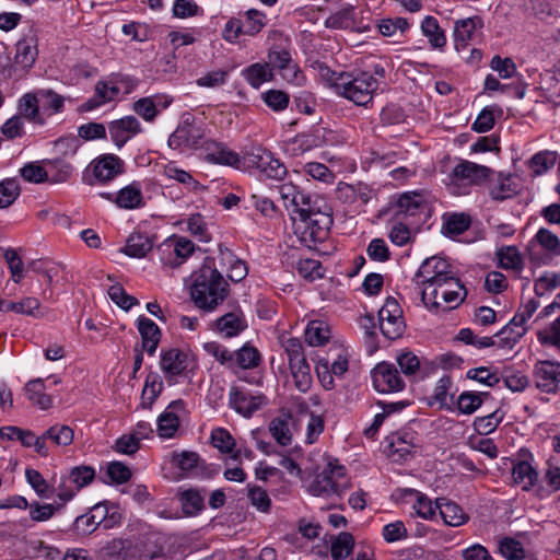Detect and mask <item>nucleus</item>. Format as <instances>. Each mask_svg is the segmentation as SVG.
<instances>
[{
	"mask_svg": "<svg viewBox=\"0 0 560 560\" xmlns=\"http://www.w3.org/2000/svg\"><path fill=\"white\" fill-rule=\"evenodd\" d=\"M421 30L433 48H442L446 44V37L439 22L433 16H425L421 23Z\"/></svg>",
	"mask_w": 560,
	"mask_h": 560,
	"instance_id": "f704fd0d",
	"label": "nucleus"
},
{
	"mask_svg": "<svg viewBox=\"0 0 560 560\" xmlns=\"http://www.w3.org/2000/svg\"><path fill=\"white\" fill-rule=\"evenodd\" d=\"M133 110L147 121H153L159 114L153 97H142L133 103Z\"/></svg>",
	"mask_w": 560,
	"mask_h": 560,
	"instance_id": "052dcab7",
	"label": "nucleus"
},
{
	"mask_svg": "<svg viewBox=\"0 0 560 560\" xmlns=\"http://www.w3.org/2000/svg\"><path fill=\"white\" fill-rule=\"evenodd\" d=\"M354 547V538L348 532L340 533L331 544L330 552L334 560H343Z\"/></svg>",
	"mask_w": 560,
	"mask_h": 560,
	"instance_id": "a19ab883",
	"label": "nucleus"
},
{
	"mask_svg": "<svg viewBox=\"0 0 560 560\" xmlns=\"http://www.w3.org/2000/svg\"><path fill=\"white\" fill-rule=\"evenodd\" d=\"M373 386L378 393L389 394L405 388V382L396 366L381 362L372 370Z\"/></svg>",
	"mask_w": 560,
	"mask_h": 560,
	"instance_id": "6e6552de",
	"label": "nucleus"
},
{
	"mask_svg": "<svg viewBox=\"0 0 560 560\" xmlns=\"http://www.w3.org/2000/svg\"><path fill=\"white\" fill-rule=\"evenodd\" d=\"M163 389V382L158 373L151 372L147 375L144 387L141 394V406L150 409Z\"/></svg>",
	"mask_w": 560,
	"mask_h": 560,
	"instance_id": "473e14b6",
	"label": "nucleus"
},
{
	"mask_svg": "<svg viewBox=\"0 0 560 560\" xmlns=\"http://www.w3.org/2000/svg\"><path fill=\"white\" fill-rule=\"evenodd\" d=\"M265 399L264 396H253L246 390L233 386L229 395V405L237 413L244 417H250L256 410H258Z\"/></svg>",
	"mask_w": 560,
	"mask_h": 560,
	"instance_id": "f3484780",
	"label": "nucleus"
},
{
	"mask_svg": "<svg viewBox=\"0 0 560 560\" xmlns=\"http://www.w3.org/2000/svg\"><path fill=\"white\" fill-rule=\"evenodd\" d=\"M95 476V471L93 468L88 466H81L73 468L67 480L62 481L58 488V498L63 502L71 500L74 495L73 490L67 489V481L75 485V490H80L81 488L89 485Z\"/></svg>",
	"mask_w": 560,
	"mask_h": 560,
	"instance_id": "6ab92c4d",
	"label": "nucleus"
},
{
	"mask_svg": "<svg viewBox=\"0 0 560 560\" xmlns=\"http://www.w3.org/2000/svg\"><path fill=\"white\" fill-rule=\"evenodd\" d=\"M463 560H493L489 550L481 544H472L460 551Z\"/></svg>",
	"mask_w": 560,
	"mask_h": 560,
	"instance_id": "774afa93",
	"label": "nucleus"
},
{
	"mask_svg": "<svg viewBox=\"0 0 560 560\" xmlns=\"http://www.w3.org/2000/svg\"><path fill=\"white\" fill-rule=\"evenodd\" d=\"M152 242L147 235L137 233L129 236L124 253L130 257H144L152 249Z\"/></svg>",
	"mask_w": 560,
	"mask_h": 560,
	"instance_id": "e433bc0d",
	"label": "nucleus"
},
{
	"mask_svg": "<svg viewBox=\"0 0 560 560\" xmlns=\"http://www.w3.org/2000/svg\"><path fill=\"white\" fill-rule=\"evenodd\" d=\"M142 192L138 185L131 184L121 188L113 199L121 209H135L142 205Z\"/></svg>",
	"mask_w": 560,
	"mask_h": 560,
	"instance_id": "c756f323",
	"label": "nucleus"
},
{
	"mask_svg": "<svg viewBox=\"0 0 560 560\" xmlns=\"http://www.w3.org/2000/svg\"><path fill=\"white\" fill-rule=\"evenodd\" d=\"M106 508L96 504L89 513L75 518L74 529L79 535L85 536L93 533L105 518Z\"/></svg>",
	"mask_w": 560,
	"mask_h": 560,
	"instance_id": "a878e982",
	"label": "nucleus"
},
{
	"mask_svg": "<svg viewBox=\"0 0 560 560\" xmlns=\"http://www.w3.org/2000/svg\"><path fill=\"white\" fill-rule=\"evenodd\" d=\"M557 158L558 155L555 151H540L530 158L528 166L534 175L539 176L553 167L557 162Z\"/></svg>",
	"mask_w": 560,
	"mask_h": 560,
	"instance_id": "4c0bfd02",
	"label": "nucleus"
},
{
	"mask_svg": "<svg viewBox=\"0 0 560 560\" xmlns=\"http://www.w3.org/2000/svg\"><path fill=\"white\" fill-rule=\"evenodd\" d=\"M299 201L292 212L294 215L292 217V220L294 219H307L308 217H313L314 213L317 212H326L330 211V207L327 206V203L319 198L318 196H311L308 194H304L299 197Z\"/></svg>",
	"mask_w": 560,
	"mask_h": 560,
	"instance_id": "5701e85b",
	"label": "nucleus"
},
{
	"mask_svg": "<svg viewBox=\"0 0 560 560\" xmlns=\"http://www.w3.org/2000/svg\"><path fill=\"white\" fill-rule=\"evenodd\" d=\"M560 287V275L546 272L539 277L535 282V293L542 296L549 291H552Z\"/></svg>",
	"mask_w": 560,
	"mask_h": 560,
	"instance_id": "338daca9",
	"label": "nucleus"
},
{
	"mask_svg": "<svg viewBox=\"0 0 560 560\" xmlns=\"http://www.w3.org/2000/svg\"><path fill=\"white\" fill-rule=\"evenodd\" d=\"M475 31H476L475 19L468 18V19L456 21L455 27H454V38L456 42V46L457 47L459 45L465 46L467 44V42L471 39Z\"/></svg>",
	"mask_w": 560,
	"mask_h": 560,
	"instance_id": "3c124183",
	"label": "nucleus"
},
{
	"mask_svg": "<svg viewBox=\"0 0 560 560\" xmlns=\"http://www.w3.org/2000/svg\"><path fill=\"white\" fill-rule=\"evenodd\" d=\"M214 326L217 331L225 338H232L244 331L248 325L242 310L236 307L219 317L214 322Z\"/></svg>",
	"mask_w": 560,
	"mask_h": 560,
	"instance_id": "a211bd4d",
	"label": "nucleus"
},
{
	"mask_svg": "<svg viewBox=\"0 0 560 560\" xmlns=\"http://www.w3.org/2000/svg\"><path fill=\"white\" fill-rule=\"evenodd\" d=\"M265 14L258 10L250 9L246 11L245 18L241 20L242 28L246 35H256L265 26Z\"/></svg>",
	"mask_w": 560,
	"mask_h": 560,
	"instance_id": "8fccbe9b",
	"label": "nucleus"
},
{
	"mask_svg": "<svg viewBox=\"0 0 560 560\" xmlns=\"http://www.w3.org/2000/svg\"><path fill=\"white\" fill-rule=\"evenodd\" d=\"M61 505H54V504H40L39 502H33L30 505V517L34 522H46L50 520L55 512L60 508Z\"/></svg>",
	"mask_w": 560,
	"mask_h": 560,
	"instance_id": "0e129e2a",
	"label": "nucleus"
},
{
	"mask_svg": "<svg viewBox=\"0 0 560 560\" xmlns=\"http://www.w3.org/2000/svg\"><path fill=\"white\" fill-rule=\"evenodd\" d=\"M488 396L489 393L463 392L456 400L457 409L460 413L471 415L482 405L483 397Z\"/></svg>",
	"mask_w": 560,
	"mask_h": 560,
	"instance_id": "58836bf2",
	"label": "nucleus"
},
{
	"mask_svg": "<svg viewBox=\"0 0 560 560\" xmlns=\"http://www.w3.org/2000/svg\"><path fill=\"white\" fill-rule=\"evenodd\" d=\"M269 432L281 446H288L292 442L289 423L283 419H272L269 423Z\"/></svg>",
	"mask_w": 560,
	"mask_h": 560,
	"instance_id": "5fc2aeb1",
	"label": "nucleus"
},
{
	"mask_svg": "<svg viewBox=\"0 0 560 560\" xmlns=\"http://www.w3.org/2000/svg\"><path fill=\"white\" fill-rule=\"evenodd\" d=\"M37 95L44 109H51V113H59L62 109L65 100L52 90H39Z\"/></svg>",
	"mask_w": 560,
	"mask_h": 560,
	"instance_id": "e2e57ef3",
	"label": "nucleus"
},
{
	"mask_svg": "<svg viewBox=\"0 0 560 560\" xmlns=\"http://www.w3.org/2000/svg\"><path fill=\"white\" fill-rule=\"evenodd\" d=\"M189 293L195 305L212 312L229 295V283L218 270L213 257H205L201 266L190 276Z\"/></svg>",
	"mask_w": 560,
	"mask_h": 560,
	"instance_id": "f257e3e1",
	"label": "nucleus"
},
{
	"mask_svg": "<svg viewBox=\"0 0 560 560\" xmlns=\"http://www.w3.org/2000/svg\"><path fill=\"white\" fill-rule=\"evenodd\" d=\"M499 553L506 560H523L525 559V550L522 544L513 538L504 537L498 545Z\"/></svg>",
	"mask_w": 560,
	"mask_h": 560,
	"instance_id": "09e8293b",
	"label": "nucleus"
},
{
	"mask_svg": "<svg viewBox=\"0 0 560 560\" xmlns=\"http://www.w3.org/2000/svg\"><path fill=\"white\" fill-rule=\"evenodd\" d=\"M466 296V290L459 279L450 276L423 287L421 300L431 312H446L457 307Z\"/></svg>",
	"mask_w": 560,
	"mask_h": 560,
	"instance_id": "f03ea898",
	"label": "nucleus"
},
{
	"mask_svg": "<svg viewBox=\"0 0 560 560\" xmlns=\"http://www.w3.org/2000/svg\"><path fill=\"white\" fill-rule=\"evenodd\" d=\"M247 497L250 504L256 508L259 512L268 513L271 508V500L265 489L256 485H248Z\"/></svg>",
	"mask_w": 560,
	"mask_h": 560,
	"instance_id": "603ef678",
	"label": "nucleus"
},
{
	"mask_svg": "<svg viewBox=\"0 0 560 560\" xmlns=\"http://www.w3.org/2000/svg\"><path fill=\"white\" fill-rule=\"evenodd\" d=\"M436 508L440 511V515L444 523L448 526H460L469 518L458 504L448 502L445 499H438Z\"/></svg>",
	"mask_w": 560,
	"mask_h": 560,
	"instance_id": "bb28decb",
	"label": "nucleus"
},
{
	"mask_svg": "<svg viewBox=\"0 0 560 560\" xmlns=\"http://www.w3.org/2000/svg\"><path fill=\"white\" fill-rule=\"evenodd\" d=\"M392 208L396 219L420 217L428 211L425 197L419 191H407L398 196Z\"/></svg>",
	"mask_w": 560,
	"mask_h": 560,
	"instance_id": "9d476101",
	"label": "nucleus"
},
{
	"mask_svg": "<svg viewBox=\"0 0 560 560\" xmlns=\"http://www.w3.org/2000/svg\"><path fill=\"white\" fill-rule=\"evenodd\" d=\"M137 327L141 335L142 348L152 355L161 339V330L159 326L152 319L140 316L137 320Z\"/></svg>",
	"mask_w": 560,
	"mask_h": 560,
	"instance_id": "b1692460",
	"label": "nucleus"
},
{
	"mask_svg": "<svg viewBox=\"0 0 560 560\" xmlns=\"http://www.w3.org/2000/svg\"><path fill=\"white\" fill-rule=\"evenodd\" d=\"M110 300L120 308L128 311L133 305H137L138 300L129 295L120 284H114L108 289Z\"/></svg>",
	"mask_w": 560,
	"mask_h": 560,
	"instance_id": "4d7b16f0",
	"label": "nucleus"
},
{
	"mask_svg": "<svg viewBox=\"0 0 560 560\" xmlns=\"http://www.w3.org/2000/svg\"><path fill=\"white\" fill-rule=\"evenodd\" d=\"M535 240L547 252L552 255H560V240L559 237L547 229H539L535 235Z\"/></svg>",
	"mask_w": 560,
	"mask_h": 560,
	"instance_id": "13d9d810",
	"label": "nucleus"
},
{
	"mask_svg": "<svg viewBox=\"0 0 560 560\" xmlns=\"http://www.w3.org/2000/svg\"><path fill=\"white\" fill-rule=\"evenodd\" d=\"M377 90V79L369 71H360L355 74L348 72L346 77L341 78L339 94L357 105L366 106Z\"/></svg>",
	"mask_w": 560,
	"mask_h": 560,
	"instance_id": "20e7f679",
	"label": "nucleus"
},
{
	"mask_svg": "<svg viewBox=\"0 0 560 560\" xmlns=\"http://www.w3.org/2000/svg\"><path fill=\"white\" fill-rule=\"evenodd\" d=\"M206 160L214 164H222L228 166L240 167V155L230 150L226 145L215 141L206 142Z\"/></svg>",
	"mask_w": 560,
	"mask_h": 560,
	"instance_id": "4be33fe9",
	"label": "nucleus"
},
{
	"mask_svg": "<svg viewBox=\"0 0 560 560\" xmlns=\"http://www.w3.org/2000/svg\"><path fill=\"white\" fill-rule=\"evenodd\" d=\"M205 351L215 358L221 364L229 369L234 368V354L217 341H209L203 345Z\"/></svg>",
	"mask_w": 560,
	"mask_h": 560,
	"instance_id": "864d4df0",
	"label": "nucleus"
},
{
	"mask_svg": "<svg viewBox=\"0 0 560 560\" xmlns=\"http://www.w3.org/2000/svg\"><path fill=\"white\" fill-rule=\"evenodd\" d=\"M536 387L545 393H555L560 383V363L539 361L534 369Z\"/></svg>",
	"mask_w": 560,
	"mask_h": 560,
	"instance_id": "4468645a",
	"label": "nucleus"
},
{
	"mask_svg": "<svg viewBox=\"0 0 560 560\" xmlns=\"http://www.w3.org/2000/svg\"><path fill=\"white\" fill-rule=\"evenodd\" d=\"M15 47L14 62L25 71L30 70L38 56L37 38L34 35L25 36L16 43Z\"/></svg>",
	"mask_w": 560,
	"mask_h": 560,
	"instance_id": "412c9836",
	"label": "nucleus"
},
{
	"mask_svg": "<svg viewBox=\"0 0 560 560\" xmlns=\"http://www.w3.org/2000/svg\"><path fill=\"white\" fill-rule=\"evenodd\" d=\"M331 224L330 211L317 212L307 219H294V234L301 244L314 248L317 243H322L328 237Z\"/></svg>",
	"mask_w": 560,
	"mask_h": 560,
	"instance_id": "7ed1b4c3",
	"label": "nucleus"
},
{
	"mask_svg": "<svg viewBox=\"0 0 560 560\" xmlns=\"http://www.w3.org/2000/svg\"><path fill=\"white\" fill-rule=\"evenodd\" d=\"M262 100L268 107L276 112L283 110L289 105V95L280 90H269L262 94Z\"/></svg>",
	"mask_w": 560,
	"mask_h": 560,
	"instance_id": "680f3d73",
	"label": "nucleus"
},
{
	"mask_svg": "<svg viewBox=\"0 0 560 560\" xmlns=\"http://www.w3.org/2000/svg\"><path fill=\"white\" fill-rule=\"evenodd\" d=\"M500 267L516 270L522 266L518 250L513 246L502 247L497 253Z\"/></svg>",
	"mask_w": 560,
	"mask_h": 560,
	"instance_id": "6e6d98bb",
	"label": "nucleus"
},
{
	"mask_svg": "<svg viewBox=\"0 0 560 560\" xmlns=\"http://www.w3.org/2000/svg\"><path fill=\"white\" fill-rule=\"evenodd\" d=\"M200 128L191 125L180 126L168 138V145L173 149L197 148L202 144Z\"/></svg>",
	"mask_w": 560,
	"mask_h": 560,
	"instance_id": "aec40b11",
	"label": "nucleus"
},
{
	"mask_svg": "<svg viewBox=\"0 0 560 560\" xmlns=\"http://www.w3.org/2000/svg\"><path fill=\"white\" fill-rule=\"evenodd\" d=\"M289 366L294 380L295 387L301 393H306L312 385L311 366L307 363L306 358L301 360V363L292 362L289 364Z\"/></svg>",
	"mask_w": 560,
	"mask_h": 560,
	"instance_id": "c9c22d12",
	"label": "nucleus"
},
{
	"mask_svg": "<svg viewBox=\"0 0 560 560\" xmlns=\"http://www.w3.org/2000/svg\"><path fill=\"white\" fill-rule=\"evenodd\" d=\"M20 174L24 180L34 184H39L49 179L48 171H46L42 165L37 163L25 164L20 170Z\"/></svg>",
	"mask_w": 560,
	"mask_h": 560,
	"instance_id": "bf43d9fd",
	"label": "nucleus"
},
{
	"mask_svg": "<svg viewBox=\"0 0 560 560\" xmlns=\"http://www.w3.org/2000/svg\"><path fill=\"white\" fill-rule=\"evenodd\" d=\"M246 81L258 89L264 82L271 80L272 73L267 63H254L243 70Z\"/></svg>",
	"mask_w": 560,
	"mask_h": 560,
	"instance_id": "ea45409f",
	"label": "nucleus"
},
{
	"mask_svg": "<svg viewBox=\"0 0 560 560\" xmlns=\"http://www.w3.org/2000/svg\"><path fill=\"white\" fill-rule=\"evenodd\" d=\"M185 411L182 399L173 400L158 418V433L163 439H171L179 428V412Z\"/></svg>",
	"mask_w": 560,
	"mask_h": 560,
	"instance_id": "dca6fc26",
	"label": "nucleus"
},
{
	"mask_svg": "<svg viewBox=\"0 0 560 560\" xmlns=\"http://www.w3.org/2000/svg\"><path fill=\"white\" fill-rule=\"evenodd\" d=\"M179 502L186 516H195L205 508V494L197 489H188L179 493Z\"/></svg>",
	"mask_w": 560,
	"mask_h": 560,
	"instance_id": "cd10ccee",
	"label": "nucleus"
},
{
	"mask_svg": "<svg viewBox=\"0 0 560 560\" xmlns=\"http://www.w3.org/2000/svg\"><path fill=\"white\" fill-rule=\"evenodd\" d=\"M211 443L222 454H231L236 447V442L232 434L224 428L213 429L211 432Z\"/></svg>",
	"mask_w": 560,
	"mask_h": 560,
	"instance_id": "c03bdc74",
	"label": "nucleus"
},
{
	"mask_svg": "<svg viewBox=\"0 0 560 560\" xmlns=\"http://www.w3.org/2000/svg\"><path fill=\"white\" fill-rule=\"evenodd\" d=\"M380 329L389 340L399 338L405 331L402 308L395 298H387L378 311Z\"/></svg>",
	"mask_w": 560,
	"mask_h": 560,
	"instance_id": "423d86ee",
	"label": "nucleus"
},
{
	"mask_svg": "<svg viewBox=\"0 0 560 560\" xmlns=\"http://www.w3.org/2000/svg\"><path fill=\"white\" fill-rule=\"evenodd\" d=\"M354 22V7L345 4L340 10L330 14L326 20V26L331 28H346Z\"/></svg>",
	"mask_w": 560,
	"mask_h": 560,
	"instance_id": "37998d69",
	"label": "nucleus"
},
{
	"mask_svg": "<svg viewBox=\"0 0 560 560\" xmlns=\"http://www.w3.org/2000/svg\"><path fill=\"white\" fill-rule=\"evenodd\" d=\"M259 173L267 178L281 180L287 175L284 164L270 152L267 160L258 168Z\"/></svg>",
	"mask_w": 560,
	"mask_h": 560,
	"instance_id": "49530a36",
	"label": "nucleus"
},
{
	"mask_svg": "<svg viewBox=\"0 0 560 560\" xmlns=\"http://www.w3.org/2000/svg\"><path fill=\"white\" fill-rule=\"evenodd\" d=\"M20 185L15 178L0 182V209L10 207L20 196Z\"/></svg>",
	"mask_w": 560,
	"mask_h": 560,
	"instance_id": "de8ad7c7",
	"label": "nucleus"
},
{
	"mask_svg": "<svg viewBox=\"0 0 560 560\" xmlns=\"http://www.w3.org/2000/svg\"><path fill=\"white\" fill-rule=\"evenodd\" d=\"M25 393L30 401L43 410L49 409L52 405V399L49 395L45 394V384L43 378H35L26 383Z\"/></svg>",
	"mask_w": 560,
	"mask_h": 560,
	"instance_id": "c85d7f7f",
	"label": "nucleus"
},
{
	"mask_svg": "<svg viewBox=\"0 0 560 560\" xmlns=\"http://www.w3.org/2000/svg\"><path fill=\"white\" fill-rule=\"evenodd\" d=\"M110 139L120 149L133 136L141 132V125L135 116H125L108 124Z\"/></svg>",
	"mask_w": 560,
	"mask_h": 560,
	"instance_id": "2eb2a0df",
	"label": "nucleus"
},
{
	"mask_svg": "<svg viewBox=\"0 0 560 560\" xmlns=\"http://www.w3.org/2000/svg\"><path fill=\"white\" fill-rule=\"evenodd\" d=\"M513 323L514 317L495 335L502 348L512 349L527 330L524 324L513 325Z\"/></svg>",
	"mask_w": 560,
	"mask_h": 560,
	"instance_id": "2f4dec72",
	"label": "nucleus"
},
{
	"mask_svg": "<svg viewBox=\"0 0 560 560\" xmlns=\"http://www.w3.org/2000/svg\"><path fill=\"white\" fill-rule=\"evenodd\" d=\"M512 476L514 482L522 485L524 490H529L538 480V472L526 460L518 462L514 465Z\"/></svg>",
	"mask_w": 560,
	"mask_h": 560,
	"instance_id": "7c9ffc66",
	"label": "nucleus"
},
{
	"mask_svg": "<svg viewBox=\"0 0 560 560\" xmlns=\"http://www.w3.org/2000/svg\"><path fill=\"white\" fill-rule=\"evenodd\" d=\"M346 477V468L336 462H329L324 470L318 474L310 485V492L316 497H339L348 488V482L340 480Z\"/></svg>",
	"mask_w": 560,
	"mask_h": 560,
	"instance_id": "39448f33",
	"label": "nucleus"
},
{
	"mask_svg": "<svg viewBox=\"0 0 560 560\" xmlns=\"http://www.w3.org/2000/svg\"><path fill=\"white\" fill-rule=\"evenodd\" d=\"M453 276L448 271V264L445 259L432 256L427 258L415 275L413 281L419 285H427L438 281V278H446Z\"/></svg>",
	"mask_w": 560,
	"mask_h": 560,
	"instance_id": "ddd939ff",
	"label": "nucleus"
},
{
	"mask_svg": "<svg viewBox=\"0 0 560 560\" xmlns=\"http://www.w3.org/2000/svg\"><path fill=\"white\" fill-rule=\"evenodd\" d=\"M488 194L494 201H504L518 195L521 187L514 175L495 172L488 180Z\"/></svg>",
	"mask_w": 560,
	"mask_h": 560,
	"instance_id": "f8f14e48",
	"label": "nucleus"
},
{
	"mask_svg": "<svg viewBox=\"0 0 560 560\" xmlns=\"http://www.w3.org/2000/svg\"><path fill=\"white\" fill-rule=\"evenodd\" d=\"M96 183L105 184L125 171V162L115 154H102L90 165Z\"/></svg>",
	"mask_w": 560,
	"mask_h": 560,
	"instance_id": "9b49d317",
	"label": "nucleus"
},
{
	"mask_svg": "<svg viewBox=\"0 0 560 560\" xmlns=\"http://www.w3.org/2000/svg\"><path fill=\"white\" fill-rule=\"evenodd\" d=\"M190 363L189 353L177 348L161 352L160 366L168 385H174L178 382V377L186 376Z\"/></svg>",
	"mask_w": 560,
	"mask_h": 560,
	"instance_id": "0eeeda50",
	"label": "nucleus"
},
{
	"mask_svg": "<svg viewBox=\"0 0 560 560\" xmlns=\"http://www.w3.org/2000/svg\"><path fill=\"white\" fill-rule=\"evenodd\" d=\"M234 354V366L241 369H253L256 368L260 362V354L258 350L252 346H243Z\"/></svg>",
	"mask_w": 560,
	"mask_h": 560,
	"instance_id": "79ce46f5",
	"label": "nucleus"
},
{
	"mask_svg": "<svg viewBox=\"0 0 560 560\" xmlns=\"http://www.w3.org/2000/svg\"><path fill=\"white\" fill-rule=\"evenodd\" d=\"M494 175V170L467 160H462L452 172V182L455 184L466 182L469 185L480 186Z\"/></svg>",
	"mask_w": 560,
	"mask_h": 560,
	"instance_id": "1a4fd4ad",
	"label": "nucleus"
},
{
	"mask_svg": "<svg viewBox=\"0 0 560 560\" xmlns=\"http://www.w3.org/2000/svg\"><path fill=\"white\" fill-rule=\"evenodd\" d=\"M219 258L222 266H228L226 276L231 281L240 282L247 276L245 261L238 259L229 248L220 246Z\"/></svg>",
	"mask_w": 560,
	"mask_h": 560,
	"instance_id": "393cba45",
	"label": "nucleus"
},
{
	"mask_svg": "<svg viewBox=\"0 0 560 560\" xmlns=\"http://www.w3.org/2000/svg\"><path fill=\"white\" fill-rule=\"evenodd\" d=\"M368 256L375 261L384 262L390 258V252L383 238H373L368 248Z\"/></svg>",
	"mask_w": 560,
	"mask_h": 560,
	"instance_id": "69168bd1",
	"label": "nucleus"
},
{
	"mask_svg": "<svg viewBox=\"0 0 560 560\" xmlns=\"http://www.w3.org/2000/svg\"><path fill=\"white\" fill-rule=\"evenodd\" d=\"M39 97L36 94L27 93L20 100L19 109L21 115L30 121L42 122L39 119Z\"/></svg>",
	"mask_w": 560,
	"mask_h": 560,
	"instance_id": "a18cd8bd",
	"label": "nucleus"
},
{
	"mask_svg": "<svg viewBox=\"0 0 560 560\" xmlns=\"http://www.w3.org/2000/svg\"><path fill=\"white\" fill-rule=\"evenodd\" d=\"M330 338L328 324L322 320L310 322L305 329V340L312 347L326 343Z\"/></svg>",
	"mask_w": 560,
	"mask_h": 560,
	"instance_id": "72a5a7b5",
	"label": "nucleus"
}]
</instances>
